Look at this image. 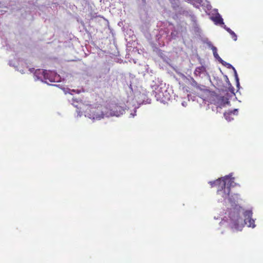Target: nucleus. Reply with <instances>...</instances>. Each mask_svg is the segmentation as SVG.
Segmentation results:
<instances>
[{"instance_id":"obj_8","label":"nucleus","mask_w":263,"mask_h":263,"mask_svg":"<svg viewBox=\"0 0 263 263\" xmlns=\"http://www.w3.org/2000/svg\"><path fill=\"white\" fill-rule=\"evenodd\" d=\"M219 59H220L219 61L223 65L226 66L228 68H232L233 69V70L234 71L235 77H236L237 80L238 81V76H237V73L236 70H235L234 67H233L232 65H231L230 64L226 62H224V61H223L221 58H219Z\"/></svg>"},{"instance_id":"obj_7","label":"nucleus","mask_w":263,"mask_h":263,"mask_svg":"<svg viewBox=\"0 0 263 263\" xmlns=\"http://www.w3.org/2000/svg\"><path fill=\"white\" fill-rule=\"evenodd\" d=\"M205 72H206L205 67L204 66H200L195 69L194 73L196 76L200 77L201 73H203Z\"/></svg>"},{"instance_id":"obj_14","label":"nucleus","mask_w":263,"mask_h":263,"mask_svg":"<svg viewBox=\"0 0 263 263\" xmlns=\"http://www.w3.org/2000/svg\"><path fill=\"white\" fill-rule=\"evenodd\" d=\"M166 91L165 92V95H163V97H164V99H163V98H162V99L163 101H165V100H169L170 98L167 97L166 94Z\"/></svg>"},{"instance_id":"obj_3","label":"nucleus","mask_w":263,"mask_h":263,"mask_svg":"<svg viewBox=\"0 0 263 263\" xmlns=\"http://www.w3.org/2000/svg\"><path fill=\"white\" fill-rule=\"evenodd\" d=\"M112 109L110 110V112L109 113V115H108V112L104 114L102 108H92L90 110V112L91 113L90 114V118H92V119L100 120L101 119L103 118L105 115H106L107 116L109 115H110L111 116H119V114H118V112H116L115 110H112L117 108H120V107L118 106H114L112 107Z\"/></svg>"},{"instance_id":"obj_6","label":"nucleus","mask_w":263,"mask_h":263,"mask_svg":"<svg viewBox=\"0 0 263 263\" xmlns=\"http://www.w3.org/2000/svg\"><path fill=\"white\" fill-rule=\"evenodd\" d=\"M245 223L249 227L254 228L255 227V221L252 218V212L251 211H246L244 212Z\"/></svg>"},{"instance_id":"obj_13","label":"nucleus","mask_w":263,"mask_h":263,"mask_svg":"<svg viewBox=\"0 0 263 263\" xmlns=\"http://www.w3.org/2000/svg\"><path fill=\"white\" fill-rule=\"evenodd\" d=\"M212 49L213 50L214 57L215 58L218 57L219 58L220 57H219L218 54H217V48L213 46L212 47Z\"/></svg>"},{"instance_id":"obj_1","label":"nucleus","mask_w":263,"mask_h":263,"mask_svg":"<svg viewBox=\"0 0 263 263\" xmlns=\"http://www.w3.org/2000/svg\"><path fill=\"white\" fill-rule=\"evenodd\" d=\"M234 178L226 176L224 177L219 178L216 181L210 182L212 187L217 186L218 187L217 193L226 198L230 195V188L236 185L234 182Z\"/></svg>"},{"instance_id":"obj_12","label":"nucleus","mask_w":263,"mask_h":263,"mask_svg":"<svg viewBox=\"0 0 263 263\" xmlns=\"http://www.w3.org/2000/svg\"><path fill=\"white\" fill-rule=\"evenodd\" d=\"M237 111H238L237 109H235L233 110L230 111H229L228 113L224 114V116L226 117V118L227 120H228V115H231L232 114L235 115L236 113H237Z\"/></svg>"},{"instance_id":"obj_11","label":"nucleus","mask_w":263,"mask_h":263,"mask_svg":"<svg viewBox=\"0 0 263 263\" xmlns=\"http://www.w3.org/2000/svg\"><path fill=\"white\" fill-rule=\"evenodd\" d=\"M240 198V195L238 194L234 195V196H232L230 198V200L231 202H235L237 201Z\"/></svg>"},{"instance_id":"obj_9","label":"nucleus","mask_w":263,"mask_h":263,"mask_svg":"<svg viewBox=\"0 0 263 263\" xmlns=\"http://www.w3.org/2000/svg\"><path fill=\"white\" fill-rule=\"evenodd\" d=\"M212 20L215 22V24L224 25L223 18L219 14L213 17Z\"/></svg>"},{"instance_id":"obj_5","label":"nucleus","mask_w":263,"mask_h":263,"mask_svg":"<svg viewBox=\"0 0 263 263\" xmlns=\"http://www.w3.org/2000/svg\"><path fill=\"white\" fill-rule=\"evenodd\" d=\"M212 103L218 107L222 108L227 104L230 103L228 99L224 96L215 95L212 96Z\"/></svg>"},{"instance_id":"obj_2","label":"nucleus","mask_w":263,"mask_h":263,"mask_svg":"<svg viewBox=\"0 0 263 263\" xmlns=\"http://www.w3.org/2000/svg\"><path fill=\"white\" fill-rule=\"evenodd\" d=\"M34 75L38 79L41 80H44L46 82L48 81L50 82L58 81L59 76H57L55 73L51 71H48L44 69H37L34 72Z\"/></svg>"},{"instance_id":"obj_4","label":"nucleus","mask_w":263,"mask_h":263,"mask_svg":"<svg viewBox=\"0 0 263 263\" xmlns=\"http://www.w3.org/2000/svg\"><path fill=\"white\" fill-rule=\"evenodd\" d=\"M229 218L232 228L239 230L243 227V220L240 217L239 212L237 210L231 211L229 213Z\"/></svg>"},{"instance_id":"obj_10","label":"nucleus","mask_w":263,"mask_h":263,"mask_svg":"<svg viewBox=\"0 0 263 263\" xmlns=\"http://www.w3.org/2000/svg\"><path fill=\"white\" fill-rule=\"evenodd\" d=\"M223 28L231 34L232 39L234 41H236L237 40V37L235 33L233 31H232L230 28L227 27L226 25H224Z\"/></svg>"}]
</instances>
